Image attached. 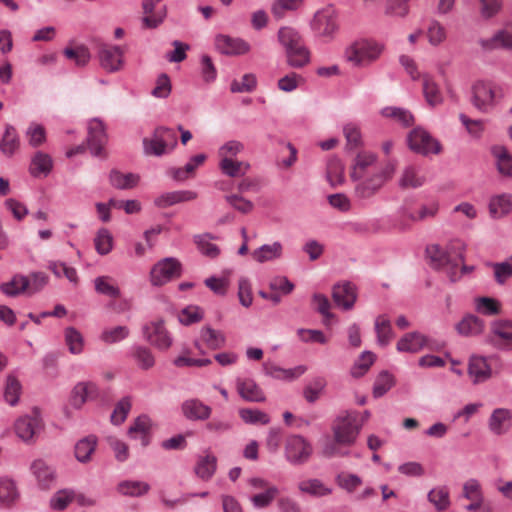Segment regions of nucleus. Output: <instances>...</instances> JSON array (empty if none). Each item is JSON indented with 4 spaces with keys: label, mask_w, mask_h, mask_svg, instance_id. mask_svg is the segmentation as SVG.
<instances>
[{
    "label": "nucleus",
    "mask_w": 512,
    "mask_h": 512,
    "mask_svg": "<svg viewBox=\"0 0 512 512\" xmlns=\"http://www.w3.org/2000/svg\"><path fill=\"white\" fill-rule=\"evenodd\" d=\"M162 0H143L142 6L145 16L142 19L145 28L158 27L166 17L164 6L158 7Z\"/></svg>",
    "instance_id": "21"
},
{
    "label": "nucleus",
    "mask_w": 512,
    "mask_h": 512,
    "mask_svg": "<svg viewBox=\"0 0 512 512\" xmlns=\"http://www.w3.org/2000/svg\"><path fill=\"white\" fill-rule=\"evenodd\" d=\"M26 138L31 147L37 148L45 143L46 141V130L45 128L36 122L30 123L26 130Z\"/></svg>",
    "instance_id": "64"
},
{
    "label": "nucleus",
    "mask_w": 512,
    "mask_h": 512,
    "mask_svg": "<svg viewBox=\"0 0 512 512\" xmlns=\"http://www.w3.org/2000/svg\"><path fill=\"white\" fill-rule=\"evenodd\" d=\"M30 470L41 489H50L55 483V470L42 459L34 460L30 466Z\"/></svg>",
    "instance_id": "23"
},
{
    "label": "nucleus",
    "mask_w": 512,
    "mask_h": 512,
    "mask_svg": "<svg viewBox=\"0 0 512 512\" xmlns=\"http://www.w3.org/2000/svg\"><path fill=\"white\" fill-rule=\"evenodd\" d=\"M377 160V157L374 153L371 152H362L359 153L355 159L354 164L351 171L352 180H360L366 175V169L372 166Z\"/></svg>",
    "instance_id": "39"
},
{
    "label": "nucleus",
    "mask_w": 512,
    "mask_h": 512,
    "mask_svg": "<svg viewBox=\"0 0 512 512\" xmlns=\"http://www.w3.org/2000/svg\"><path fill=\"white\" fill-rule=\"evenodd\" d=\"M491 153L496 160L498 172L505 177H512V155L507 148L495 145L491 148Z\"/></svg>",
    "instance_id": "37"
},
{
    "label": "nucleus",
    "mask_w": 512,
    "mask_h": 512,
    "mask_svg": "<svg viewBox=\"0 0 512 512\" xmlns=\"http://www.w3.org/2000/svg\"><path fill=\"white\" fill-rule=\"evenodd\" d=\"M113 236L106 228H101L97 231L94 238L95 250L99 255H107L113 249Z\"/></svg>",
    "instance_id": "58"
},
{
    "label": "nucleus",
    "mask_w": 512,
    "mask_h": 512,
    "mask_svg": "<svg viewBox=\"0 0 512 512\" xmlns=\"http://www.w3.org/2000/svg\"><path fill=\"white\" fill-rule=\"evenodd\" d=\"M313 30L322 36H330L338 29L336 11L332 6H327L314 15L312 21Z\"/></svg>",
    "instance_id": "12"
},
{
    "label": "nucleus",
    "mask_w": 512,
    "mask_h": 512,
    "mask_svg": "<svg viewBox=\"0 0 512 512\" xmlns=\"http://www.w3.org/2000/svg\"><path fill=\"white\" fill-rule=\"evenodd\" d=\"M395 385V378L387 371H382L376 378L373 385V397L380 398Z\"/></svg>",
    "instance_id": "60"
},
{
    "label": "nucleus",
    "mask_w": 512,
    "mask_h": 512,
    "mask_svg": "<svg viewBox=\"0 0 512 512\" xmlns=\"http://www.w3.org/2000/svg\"><path fill=\"white\" fill-rule=\"evenodd\" d=\"M422 80L423 95L428 105L436 107L442 104L443 96L435 80L428 74H424Z\"/></svg>",
    "instance_id": "36"
},
{
    "label": "nucleus",
    "mask_w": 512,
    "mask_h": 512,
    "mask_svg": "<svg viewBox=\"0 0 512 512\" xmlns=\"http://www.w3.org/2000/svg\"><path fill=\"white\" fill-rule=\"evenodd\" d=\"M263 372L266 376L277 380H285L292 381L299 378L306 372V367L304 365H299L294 368L285 369L278 366L276 363L272 361H266L262 365Z\"/></svg>",
    "instance_id": "20"
},
{
    "label": "nucleus",
    "mask_w": 512,
    "mask_h": 512,
    "mask_svg": "<svg viewBox=\"0 0 512 512\" xmlns=\"http://www.w3.org/2000/svg\"><path fill=\"white\" fill-rule=\"evenodd\" d=\"M65 343L71 354L79 355L84 350V337L75 327H67L64 330Z\"/></svg>",
    "instance_id": "51"
},
{
    "label": "nucleus",
    "mask_w": 512,
    "mask_h": 512,
    "mask_svg": "<svg viewBox=\"0 0 512 512\" xmlns=\"http://www.w3.org/2000/svg\"><path fill=\"white\" fill-rule=\"evenodd\" d=\"M29 287V278L22 274H15L12 278L0 285L3 294L9 297H15L27 293Z\"/></svg>",
    "instance_id": "34"
},
{
    "label": "nucleus",
    "mask_w": 512,
    "mask_h": 512,
    "mask_svg": "<svg viewBox=\"0 0 512 512\" xmlns=\"http://www.w3.org/2000/svg\"><path fill=\"white\" fill-rule=\"evenodd\" d=\"M97 56L100 66L109 73H115L124 66V50L120 46L101 44Z\"/></svg>",
    "instance_id": "10"
},
{
    "label": "nucleus",
    "mask_w": 512,
    "mask_h": 512,
    "mask_svg": "<svg viewBox=\"0 0 512 512\" xmlns=\"http://www.w3.org/2000/svg\"><path fill=\"white\" fill-rule=\"evenodd\" d=\"M218 166L224 175L232 178L244 176L250 169L248 162L238 161L235 158L220 159Z\"/></svg>",
    "instance_id": "38"
},
{
    "label": "nucleus",
    "mask_w": 512,
    "mask_h": 512,
    "mask_svg": "<svg viewBox=\"0 0 512 512\" xmlns=\"http://www.w3.org/2000/svg\"><path fill=\"white\" fill-rule=\"evenodd\" d=\"M150 490V485L144 481L124 480L117 485V491L124 496L140 497Z\"/></svg>",
    "instance_id": "45"
},
{
    "label": "nucleus",
    "mask_w": 512,
    "mask_h": 512,
    "mask_svg": "<svg viewBox=\"0 0 512 512\" xmlns=\"http://www.w3.org/2000/svg\"><path fill=\"white\" fill-rule=\"evenodd\" d=\"M241 420L250 425H267L270 423V417L267 413L253 408H242L239 410Z\"/></svg>",
    "instance_id": "56"
},
{
    "label": "nucleus",
    "mask_w": 512,
    "mask_h": 512,
    "mask_svg": "<svg viewBox=\"0 0 512 512\" xmlns=\"http://www.w3.org/2000/svg\"><path fill=\"white\" fill-rule=\"evenodd\" d=\"M375 361V355L374 353L370 351H364L361 353L359 358L355 361L354 365L351 368V375L355 378H359L363 376L371 365Z\"/></svg>",
    "instance_id": "63"
},
{
    "label": "nucleus",
    "mask_w": 512,
    "mask_h": 512,
    "mask_svg": "<svg viewBox=\"0 0 512 512\" xmlns=\"http://www.w3.org/2000/svg\"><path fill=\"white\" fill-rule=\"evenodd\" d=\"M426 177L419 166L408 165L404 167L398 180L401 189H416L423 186Z\"/></svg>",
    "instance_id": "24"
},
{
    "label": "nucleus",
    "mask_w": 512,
    "mask_h": 512,
    "mask_svg": "<svg viewBox=\"0 0 512 512\" xmlns=\"http://www.w3.org/2000/svg\"><path fill=\"white\" fill-rule=\"evenodd\" d=\"M215 47L225 55H243L250 51V45L245 40L222 34L216 36Z\"/></svg>",
    "instance_id": "17"
},
{
    "label": "nucleus",
    "mask_w": 512,
    "mask_h": 512,
    "mask_svg": "<svg viewBox=\"0 0 512 512\" xmlns=\"http://www.w3.org/2000/svg\"><path fill=\"white\" fill-rule=\"evenodd\" d=\"M356 181L354 193L355 197L359 200L371 199L385 185L374 173L372 175H364L362 179Z\"/></svg>",
    "instance_id": "19"
},
{
    "label": "nucleus",
    "mask_w": 512,
    "mask_h": 512,
    "mask_svg": "<svg viewBox=\"0 0 512 512\" xmlns=\"http://www.w3.org/2000/svg\"><path fill=\"white\" fill-rule=\"evenodd\" d=\"M129 334L130 331L127 326H115L104 329L99 339L106 344H114L126 339Z\"/></svg>",
    "instance_id": "61"
},
{
    "label": "nucleus",
    "mask_w": 512,
    "mask_h": 512,
    "mask_svg": "<svg viewBox=\"0 0 512 512\" xmlns=\"http://www.w3.org/2000/svg\"><path fill=\"white\" fill-rule=\"evenodd\" d=\"M478 44L485 52L512 50V23L506 24L490 37L480 38Z\"/></svg>",
    "instance_id": "11"
},
{
    "label": "nucleus",
    "mask_w": 512,
    "mask_h": 512,
    "mask_svg": "<svg viewBox=\"0 0 512 512\" xmlns=\"http://www.w3.org/2000/svg\"><path fill=\"white\" fill-rule=\"evenodd\" d=\"M99 387L93 382L77 383L70 397V403L74 408H81L86 401L95 400L99 397Z\"/></svg>",
    "instance_id": "18"
},
{
    "label": "nucleus",
    "mask_w": 512,
    "mask_h": 512,
    "mask_svg": "<svg viewBox=\"0 0 512 512\" xmlns=\"http://www.w3.org/2000/svg\"><path fill=\"white\" fill-rule=\"evenodd\" d=\"M107 137L103 122L94 118L88 123V147L94 156H101Z\"/></svg>",
    "instance_id": "16"
},
{
    "label": "nucleus",
    "mask_w": 512,
    "mask_h": 512,
    "mask_svg": "<svg viewBox=\"0 0 512 512\" xmlns=\"http://www.w3.org/2000/svg\"><path fill=\"white\" fill-rule=\"evenodd\" d=\"M375 332L377 343L385 347L389 345L393 338V331L390 320L385 315H380L375 320Z\"/></svg>",
    "instance_id": "50"
},
{
    "label": "nucleus",
    "mask_w": 512,
    "mask_h": 512,
    "mask_svg": "<svg viewBox=\"0 0 512 512\" xmlns=\"http://www.w3.org/2000/svg\"><path fill=\"white\" fill-rule=\"evenodd\" d=\"M94 288L98 294L106 295L112 298H118L121 295L119 287L109 276H99L94 279Z\"/></svg>",
    "instance_id": "53"
},
{
    "label": "nucleus",
    "mask_w": 512,
    "mask_h": 512,
    "mask_svg": "<svg viewBox=\"0 0 512 512\" xmlns=\"http://www.w3.org/2000/svg\"><path fill=\"white\" fill-rule=\"evenodd\" d=\"M407 144L410 150L422 156L439 154L441 144L427 130L416 127L407 136Z\"/></svg>",
    "instance_id": "5"
},
{
    "label": "nucleus",
    "mask_w": 512,
    "mask_h": 512,
    "mask_svg": "<svg viewBox=\"0 0 512 512\" xmlns=\"http://www.w3.org/2000/svg\"><path fill=\"white\" fill-rule=\"evenodd\" d=\"M512 413L506 408L495 409L489 418V429L496 435L505 434L511 427Z\"/></svg>",
    "instance_id": "28"
},
{
    "label": "nucleus",
    "mask_w": 512,
    "mask_h": 512,
    "mask_svg": "<svg viewBox=\"0 0 512 512\" xmlns=\"http://www.w3.org/2000/svg\"><path fill=\"white\" fill-rule=\"evenodd\" d=\"M483 321L474 315L465 316L457 325L456 330L462 336H476L482 333Z\"/></svg>",
    "instance_id": "44"
},
{
    "label": "nucleus",
    "mask_w": 512,
    "mask_h": 512,
    "mask_svg": "<svg viewBox=\"0 0 512 512\" xmlns=\"http://www.w3.org/2000/svg\"><path fill=\"white\" fill-rule=\"evenodd\" d=\"M97 439L95 436H87L79 440L75 445V457L79 462L86 463L95 451Z\"/></svg>",
    "instance_id": "52"
},
{
    "label": "nucleus",
    "mask_w": 512,
    "mask_h": 512,
    "mask_svg": "<svg viewBox=\"0 0 512 512\" xmlns=\"http://www.w3.org/2000/svg\"><path fill=\"white\" fill-rule=\"evenodd\" d=\"M212 239L211 234L194 236V242L201 254L209 258H216L220 254V249L216 244L211 242Z\"/></svg>",
    "instance_id": "57"
},
{
    "label": "nucleus",
    "mask_w": 512,
    "mask_h": 512,
    "mask_svg": "<svg viewBox=\"0 0 512 512\" xmlns=\"http://www.w3.org/2000/svg\"><path fill=\"white\" fill-rule=\"evenodd\" d=\"M427 345V338L419 332L406 333L397 343L399 352L417 353Z\"/></svg>",
    "instance_id": "31"
},
{
    "label": "nucleus",
    "mask_w": 512,
    "mask_h": 512,
    "mask_svg": "<svg viewBox=\"0 0 512 512\" xmlns=\"http://www.w3.org/2000/svg\"><path fill=\"white\" fill-rule=\"evenodd\" d=\"M277 36L285 52L303 42L300 34L294 28L288 26L281 27Z\"/></svg>",
    "instance_id": "55"
},
{
    "label": "nucleus",
    "mask_w": 512,
    "mask_h": 512,
    "mask_svg": "<svg viewBox=\"0 0 512 512\" xmlns=\"http://www.w3.org/2000/svg\"><path fill=\"white\" fill-rule=\"evenodd\" d=\"M206 160L205 154H198L190 158L183 168H172L169 173L176 181H184L190 177L197 167Z\"/></svg>",
    "instance_id": "42"
},
{
    "label": "nucleus",
    "mask_w": 512,
    "mask_h": 512,
    "mask_svg": "<svg viewBox=\"0 0 512 512\" xmlns=\"http://www.w3.org/2000/svg\"><path fill=\"white\" fill-rule=\"evenodd\" d=\"M385 45L373 39L354 42L345 51L346 60L354 67H368L377 61L384 52Z\"/></svg>",
    "instance_id": "3"
},
{
    "label": "nucleus",
    "mask_w": 512,
    "mask_h": 512,
    "mask_svg": "<svg viewBox=\"0 0 512 512\" xmlns=\"http://www.w3.org/2000/svg\"><path fill=\"white\" fill-rule=\"evenodd\" d=\"M335 304L343 310H351L357 300V289L351 282L335 284L332 290Z\"/></svg>",
    "instance_id": "15"
},
{
    "label": "nucleus",
    "mask_w": 512,
    "mask_h": 512,
    "mask_svg": "<svg viewBox=\"0 0 512 512\" xmlns=\"http://www.w3.org/2000/svg\"><path fill=\"white\" fill-rule=\"evenodd\" d=\"M42 429V421L38 415H23L16 419L14 431L25 443L33 442L35 435Z\"/></svg>",
    "instance_id": "14"
},
{
    "label": "nucleus",
    "mask_w": 512,
    "mask_h": 512,
    "mask_svg": "<svg viewBox=\"0 0 512 512\" xmlns=\"http://www.w3.org/2000/svg\"><path fill=\"white\" fill-rule=\"evenodd\" d=\"M465 243L455 239L446 247L431 244L426 248V255L433 268L443 270L451 282L459 280L458 267L464 261Z\"/></svg>",
    "instance_id": "2"
},
{
    "label": "nucleus",
    "mask_w": 512,
    "mask_h": 512,
    "mask_svg": "<svg viewBox=\"0 0 512 512\" xmlns=\"http://www.w3.org/2000/svg\"><path fill=\"white\" fill-rule=\"evenodd\" d=\"M380 114L385 118L393 119L403 127H409L414 123V116L405 108L387 106L381 109Z\"/></svg>",
    "instance_id": "41"
},
{
    "label": "nucleus",
    "mask_w": 512,
    "mask_h": 512,
    "mask_svg": "<svg viewBox=\"0 0 512 512\" xmlns=\"http://www.w3.org/2000/svg\"><path fill=\"white\" fill-rule=\"evenodd\" d=\"M110 183L117 189H131L139 182V176L133 173L123 174L119 171H112L110 173Z\"/></svg>",
    "instance_id": "54"
},
{
    "label": "nucleus",
    "mask_w": 512,
    "mask_h": 512,
    "mask_svg": "<svg viewBox=\"0 0 512 512\" xmlns=\"http://www.w3.org/2000/svg\"><path fill=\"white\" fill-rule=\"evenodd\" d=\"M236 388L239 395L249 402L265 401V394L253 379L238 378Z\"/></svg>",
    "instance_id": "26"
},
{
    "label": "nucleus",
    "mask_w": 512,
    "mask_h": 512,
    "mask_svg": "<svg viewBox=\"0 0 512 512\" xmlns=\"http://www.w3.org/2000/svg\"><path fill=\"white\" fill-rule=\"evenodd\" d=\"M142 334L144 339L158 350H168L173 343V338L166 329L164 321L160 319L144 324Z\"/></svg>",
    "instance_id": "7"
},
{
    "label": "nucleus",
    "mask_w": 512,
    "mask_h": 512,
    "mask_svg": "<svg viewBox=\"0 0 512 512\" xmlns=\"http://www.w3.org/2000/svg\"><path fill=\"white\" fill-rule=\"evenodd\" d=\"M313 452L312 445L300 435H291L285 442V458L293 465L306 463Z\"/></svg>",
    "instance_id": "8"
},
{
    "label": "nucleus",
    "mask_w": 512,
    "mask_h": 512,
    "mask_svg": "<svg viewBox=\"0 0 512 512\" xmlns=\"http://www.w3.org/2000/svg\"><path fill=\"white\" fill-rule=\"evenodd\" d=\"M152 421L147 415L138 416L128 429V435L135 440H139L143 446L150 443V434Z\"/></svg>",
    "instance_id": "25"
},
{
    "label": "nucleus",
    "mask_w": 512,
    "mask_h": 512,
    "mask_svg": "<svg viewBox=\"0 0 512 512\" xmlns=\"http://www.w3.org/2000/svg\"><path fill=\"white\" fill-rule=\"evenodd\" d=\"M468 374L474 384L486 381L491 376V368L487 359L482 356L473 355L469 360Z\"/></svg>",
    "instance_id": "30"
},
{
    "label": "nucleus",
    "mask_w": 512,
    "mask_h": 512,
    "mask_svg": "<svg viewBox=\"0 0 512 512\" xmlns=\"http://www.w3.org/2000/svg\"><path fill=\"white\" fill-rule=\"evenodd\" d=\"M233 424L229 418L214 417L205 425V430L214 436H221L232 430Z\"/></svg>",
    "instance_id": "62"
},
{
    "label": "nucleus",
    "mask_w": 512,
    "mask_h": 512,
    "mask_svg": "<svg viewBox=\"0 0 512 512\" xmlns=\"http://www.w3.org/2000/svg\"><path fill=\"white\" fill-rule=\"evenodd\" d=\"M178 143L175 130L168 127H157L151 138L143 139V150L146 155L161 157L171 153Z\"/></svg>",
    "instance_id": "4"
},
{
    "label": "nucleus",
    "mask_w": 512,
    "mask_h": 512,
    "mask_svg": "<svg viewBox=\"0 0 512 512\" xmlns=\"http://www.w3.org/2000/svg\"><path fill=\"white\" fill-rule=\"evenodd\" d=\"M197 198V193L191 190H180L163 193L154 200V204L159 208H167L169 206L192 201Z\"/></svg>",
    "instance_id": "29"
},
{
    "label": "nucleus",
    "mask_w": 512,
    "mask_h": 512,
    "mask_svg": "<svg viewBox=\"0 0 512 512\" xmlns=\"http://www.w3.org/2000/svg\"><path fill=\"white\" fill-rule=\"evenodd\" d=\"M282 255L283 245L279 241L263 244L251 253L253 260L260 264L278 260Z\"/></svg>",
    "instance_id": "27"
},
{
    "label": "nucleus",
    "mask_w": 512,
    "mask_h": 512,
    "mask_svg": "<svg viewBox=\"0 0 512 512\" xmlns=\"http://www.w3.org/2000/svg\"><path fill=\"white\" fill-rule=\"evenodd\" d=\"M217 470V457L206 450L196 458L194 473L203 481H209Z\"/></svg>",
    "instance_id": "22"
},
{
    "label": "nucleus",
    "mask_w": 512,
    "mask_h": 512,
    "mask_svg": "<svg viewBox=\"0 0 512 512\" xmlns=\"http://www.w3.org/2000/svg\"><path fill=\"white\" fill-rule=\"evenodd\" d=\"M512 210V197L508 194H501L491 198L489 212L493 218H501Z\"/></svg>",
    "instance_id": "40"
},
{
    "label": "nucleus",
    "mask_w": 512,
    "mask_h": 512,
    "mask_svg": "<svg viewBox=\"0 0 512 512\" xmlns=\"http://www.w3.org/2000/svg\"><path fill=\"white\" fill-rule=\"evenodd\" d=\"M52 167V158L48 154L39 151L32 157L29 170L34 177L47 176Z\"/></svg>",
    "instance_id": "43"
},
{
    "label": "nucleus",
    "mask_w": 512,
    "mask_h": 512,
    "mask_svg": "<svg viewBox=\"0 0 512 512\" xmlns=\"http://www.w3.org/2000/svg\"><path fill=\"white\" fill-rule=\"evenodd\" d=\"M19 496L14 480L7 476L0 477V504L10 507L19 499Z\"/></svg>",
    "instance_id": "35"
},
{
    "label": "nucleus",
    "mask_w": 512,
    "mask_h": 512,
    "mask_svg": "<svg viewBox=\"0 0 512 512\" xmlns=\"http://www.w3.org/2000/svg\"><path fill=\"white\" fill-rule=\"evenodd\" d=\"M182 273V264L174 257H166L153 265L150 271V282L153 286H162Z\"/></svg>",
    "instance_id": "6"
},
{
    "label": "nucleus",
    "mask_w": 512,
    "mask_h": 512,
    "mask_svg": "<svg viewBox=\"0 0 512 512\" xmlns=\"http://www.w3.org/2000/svg\"><path fill=\"white\" fill-rule=\"evenodd\" d=\"M427 498L439 512L447 510L451 504L450 492L446 486H437L431 489Z\"/></svg>",
    "instance_id": "46"
},
{
    "label": "nucleus",
    "mask_w": 512,
    "mask_h": 512,
    "mask_svg": "<svg viewBox=\"0 0 512 512\" xmlns=\"http://www.w3.org/2000/svg\"><path fill=\"white\" fill-rule=\"evenodd\" d=\"M200 338L206 346L212 350H217L225 346L226 337L225 335L219 331L211 328L210 326H205L200 331Z\"/></svg>",
    "instance_id": "49"
},
{
    "label": "nucleus",
    "mask_w": 512,
    "mask_h": 512,
    "mask_svg": "<svg viewBox=\"0 0 512 512\" xmlns=\"http://www.w3.org/2000/svg\"><path fill=\"white\" fill-rule=\"evenodd\" d=\"M473 105L482 112L490 111L496 101V98L500 96V89L491 83L478 81L473 85L472 88Z\"/></svg>",
    "instance_id": "9"
},
{
    "label": "nucleus",
    "mask_w": 512,
    "mask_h": 512,
    "mask_svg": "<svg viewBox=\"0 0 512 512\" xmlns=\"http://www.w3.org/2000/svg\"><path fill=\"white\" fill-rule=\"evenodd\" d=\"M491 339L495 347L512 351V320L499 319L491 324Z\"/></svg>",
    "instance_id": "13"
},
{
    "label": "nucleus",
    "mask_w": 512,
    "mask_h": 512,
    "mask_svg": "<svg viewBox=\"0 0 512 512\" xmlns=\"http://www.w3.org/2000/svg\"><path fill=\"white\" fill-rule=\"evenodd\" d=\"M182 411L187 419L207 420L211 415L212 409L198 399H190L183 403Z\"/></svg>",
    "instance_id": "32"
},
{
    "label": "nucleus",
    "mask_w": 512,
    "mask_h": 512,
    "mask_svg": "<svg viewBox=\"0 0 512 512\" xmlns=\"http://www.w3.org/2000/svg\"><path fill=\"white\" fill-rule=\"evenodd\" d=\"M285 53L288 65L293 68H302L310 62V52L303 42Z\"/></svg>",
    "instance_id": "47"
},
{
    "label": "nucleus",
    "mask_w": 512,
    "mask_h": 512,
    "mask_svg": "<svg viewBox=\"0 0 512 512\" xmlns=\"http://www.w3.org/2000/svg\"><path fill=\"white\" fill-rule=\"evenodd\" d=\"M298 489L301 493L316 498L325 497L332 493V488L318 478H309L300 481L298 483Z\"/></svg>",
    "instance_id": "33"
},
{
    "label": "nucleus",
    "mask_w": 512,
    "mask_h": 512,
    "mask_svg": "<svg viewBox=\"0 0 512 512\" xmlns=\"http://www.w3.org/2000/svg\"><path fill=\"white\" fill-rule=\"evenodd\" d=\"M21 390L22 386L19 380L13 375H8L4 389V399L10 406L18 404Z\"/></svg>",
    "instance_id": "59"
},
{
    "label": "nucleus",
    "mask_w": 512,
    "mask_h": 512,
    "mask_svg": "<svg viewBox=\"0 0 512 512\" xmlns=\"http://www.w3.org/2000/svg\"><path fill=\"white\" fill-rule=\"evenodd\" d=\"M19 144L20 141L16 129L12 125L7 124L5 126L4 135L0 141L1 152L6 156H12L18 149Z\"/></svg>",
    "instance_id": "48"
},
{
    "label": "nucleus",
    "mask_w": 512,
    "mask_h": 512,
    "mask_svg": "<svg viewBox=\"0 0 512 512\" xmlns=\"http://www.w3.org/2000/svg\"><path fill=\"white\" fill-rule=\"evenodd\" d=\"M362 423L356 411H344L333 421L332 436H326L321 445V454L326 458L346 457L356 443Z\"/></svg>",
    "instance_id": "1"
}]
</instances>
